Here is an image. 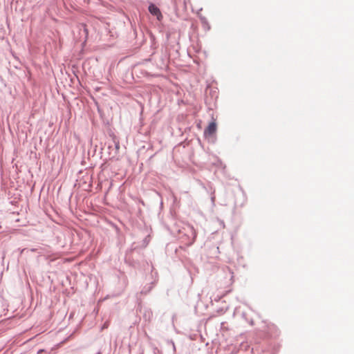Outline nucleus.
I'll return each mask as SVG.
<instances>
[{"label": "nucleus", "instance_id": "nucleus-1", "mask_svg": "<svg viewBox=\"0 0 354 354\" xmlns=\"http://www.w3.org/2000/svg\"><path fill=\"white\" fill-rule=\"evenodd\" d=\"M179 232L183 234V236L186 237L187 245H191L195 241L196 237V232L194 229L193 226L188 225L186 227L183 228L182 230H179Z\"/></svg>", "mask_w": 354, "mask_h": 354}, {"label": "nucleus", "instance_id": "nucleus-2", "mask_svg": "<svg viewBox=\"0 0 354 354\" xmlns=\"http://www.w3.org/2000/svg\"><path fill=\"white\" fill-rule=\"evenodd\" d=\"M148 10L151 15L156 17L158 21H162L163 16L160 8L155 3H150L148 7Z\"/></svg>", "mask_w": 354, "mask_h": 354}, {"label": "nucleus", "instance_id": "nucleus-3", "mask_svg": "<svg viewBox=\"0 0 354 354\" xmlns=\"http://www.w3.org/2000/svg\"><path fill=\"white\" fill-rule=\"evenodd\" d=\"M113 143L114 145V148H113V146L109 145L108 148L110 150L109 155L111 156V158H115L118 153V151L120 149V142L119 140H117V138L114 136L113 138Z\"/></svg>", "mask_w": 354, "mask_h": 354}, {"label": "nucleus", "instance_id": "nucleus-4", "mask_svg": "<svg viewBox=\"0 0 354 354\" xmlns=\"http://www.w3.org/2000/svg\"><path fill=\"white\" fill-rule=\"evenodd\" d=\"M140 312L142 314L143 319L146 322H150L153 317V312L151 308L140 306Z\"/></svg>", "mask_w": 354, "mask_h": 354}, {"label": "nucleus", "instance_id": "nucleus-5", "mask_svg": "<svg viewBox=\"0 0 354 354\" xmlns=\"http://www.w3.org/2000/svg\"><path fill=\"white\" fill-rule=\"evenodd\" d=\"M125 263L129 266L135 268V269H140L141 264L140 262L138 260H135L133 257L131 255H127L125 257Z\"/></svg>", "mask_w": 354, "mask_h": 354}, {"label": "nucleus", "instance_id": "nucleus-6", "mask_svg": "<svg viewBox=\"0 0 354 354\" xmlns=\"http://www.w3.org/2000/svg\"><path fill=\"white\" fill-rule=\"evenodd\" d=\"M155 284H156V280L155 279L151 281L150 283H147L141 289L140 294L141 295H145L149 294L151 292V290L153 288Z\"/></svg>", "mask_w": 354, "mask_h": 354}, {"label": "nucleus", "instance_id": "nucleus-7", "mask_svg": "<svg viewBox=\"0 0 354 354\" xmlns=\"http://www.w3.org/2000/svg\"><path fill=\"white\" fill-rule=\"evenodd\" d=\"M216 123L215 122H211L208 124L207 129L205 130L204 133L212 135L216 132Z\"/></svg>", "mask_w": 354, "mask_h": 354}, {"label": "nucleus", "instance_id": "nucleus-8", "mask_svg": "<svg viewBox=\"0 0 354 354\" xmlns=\"http://www.w3.org/2000/svg\"><path fill=\"white\" fill-rule=\"evenodd\" d=\"M79 29H80V34H82V35L81 37H82L84 35V41L86 42L87 40V38H88V29L86 28V26L85 24H82L80 26Z\"/></svg>", "mask_w": 354, "mask_h": 354}, {"label": "nucleus", "instance_id": "nucleus-9", "mask_svg": "<svg viewBox=\"0 0 354 354\" xmlns=\"http://www.w3.org/2000/svg\"><path fill=\"white\" fill-rule=\"evenodd\" d=\"M208 192L211 195V201L213 204H214V201H215V195H214V193H215V189L212 188V187L209 185V191H208Z\"/></svg>", "mask_w": 354, "mask_h": 354}, {"label": "nucleus", "instance_id": "nucleus-10", "mask_svg": "<svg viewBox=\"0 0 354 354\" xmlns=\"http://www.w3.org/2000/svg\"><path fill=\"white\" fill-rule=\"evenodd\" d=\"M147 266V268H144L145 270H150L151 273V275L153 276V266L152 264L149 265L148 262H143V266Z\"/></svg>", "mask_w": 354, "mask_h": 354}, {"label": "nucleus", "instance_id": "nucleus-11", "mask_svg": "<svg viewBox=\"0 0 354 354\" xmlns=\"http://www.w3.org/2000/svg\"><path fill=\"white\" fill-rule=\"evenodd\" d=\"M39 248H32L30 249L29 250H30V252H37L39 254H41V252H39Z\"/></svg>", "mask_w": 354, "mask_h": 354}, {"label": "nucleus", "instance_id": "nucleus-12", "mask_svg": "<svg viewBox=\"0 0 354 354\" xmlns=\"http://www.w3.org/2000/svg\"><path fill=\"white\" fill-rule=\"evenodd\" d=\"M149 241V240L147 239V237H146V238L143 240V246L146 247V246L148 245Z\"/></svg>", "mask_w": 354, "mask_h": 354}, {"label": "nucleus", "instance_id": "nucleus-13", "mask_svg": "<svg viewBox=\"0 0 354 354\" xmlns=\"http://www.w3.org/2000/svg\"><path fill=\"white\" fill-rule=\"evenodd\" d=\"M201 22L205 24H207V19L205 17H201Z\"/></svg>", "mask_w": 354, "mask_h": 354}, {"label": "nucleus", "instance_id": "nucleus-14", "mask_svg": "<svg viewBox=\"0 0 354 354\" xmlns=\"http://www.w3.org/2000/svg\"><path fill=\"white\" fill-rule=\"evenodd\" d=\"M242 315V317H243V319H245V320H247V319H246V317H245V316H246V313H242V315Z\"/></svg>", "mask_w": 354, "mask_h": 354}, {"label": "nucleus", "instance_id": "nucleus-15", "mask_svg": "<svg viewBox=\"0 0 354 354\" xmlns=\"http://www.w3.org/2000/svg\"><path fill=\"white\" fill-rule=\"evenodd\" d=\"M171 344H172V345H173L174 351H175V350H176V346H175L174 342L171 340Z\"/></svg>", "mask_w": 354, "mask_h": 354}, {"label": "nucleus", "instance_id": "nucleus-16", "mask_svg": "<svg viewBox=\"0 0 354 354\" xmlns=\"http://www.w3.org/2000/svg\"><path fill=\"white\" fill-rule=\"evenodd\" d=\"M26 250H27V249H26V248H24V249H22V250H21V253L24 252Z\"/></svg>", "mask_w": 354, "mask_h": 354}, {"label": "nucleus", "instance_id": "nucleus-17", "mask_svg": "<svg viewBox=\"0 0 354 354\" xmlns=\"http://www.w3.org/2000/svg\"><path fill=\"white\" fill-rule=\"evenodd\" d=\"M106 327H107V326L106 325V324H104V326L102 327V329H104V328H105Z\"/></svg>", "mask_w": 354, "mask_h": 354}, {"label": "nucleus", "instance_id": "nucleus-18", "mask_svg": "<svg viewBox=\"0 0 354 354\" xmlns=\"http://www.w3.org/2000/svg\"><path fill=\"white\" fill-rule=\"evenodd\" d=\"M95 354H102L101 350H99Z\"/></svg>", "mask_w": 354, "mask_h": 354}, {"label": "nucleus", "instance_id": "nucleus-19", "mask_svg": "<svg viewBox=\"0 0 354 354\" xmlns=\"http://www.w3.org/2000/svg\"><path fill=\"white\" fill-rule=\"evenodd\" d=\"M250 325H252V326L254 324V322H253V321H252V319L250 321Z\"/></svg>", "mask_w": 354, "mask_h": 354}]
</instances>
